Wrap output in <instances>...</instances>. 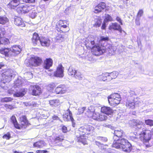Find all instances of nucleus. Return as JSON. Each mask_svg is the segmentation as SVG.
<instances>
[{"instance_id":"obj_17","label":"nucleus","mask_w":153,"mask_h":153,"mask_svg":"<svg viewBox=\"0 0 153 153\" xmlns=\"http://www.w3.org/2000/svg\"><path fill=\"white\" fill-rule=\"evenodd\" d=\"M19 9L21 12L23 13H27L29 12L32 9V7L31 5H24L22 4H21Z\"/></svg>"},{"instance_id":"obj_57","label":"nucleus","mask_w":153,"mask_h":153,"mask_svg":"<svg viewBox=\"0 0 153 153\" xmlns=\"http://www.w3.org/2000/svg\"><path fill=\"white\" fill-rule=\"evenodd\" d=\"M36 13L35 11H33L31 13H30V16L32 19L34 18L36 15Z\"/></svg>"},{"instance_id":"obj_21","label":"nucleus","mask_w":153,"mask_h":153,"mask_svg":"<svg viewBox=\"0 0 153 153\" xmlns=\"http://www.w3.org/2000/svg\"><path fill=\"white\" fill-rule=\"evenodd\" d=\"M39 41V43L41 44L42 46H47L49 45V41L48 38L42 37L40 38Z\"/></svg>"},{"instance_id":"obj_8","label":"nucleus","mask_w":153,"mask_h":153,"mask_svg":"<svg viewBox=\"0 0 153 153\" xmlns=\"http://www.w3.org/2000/svg\"><path fill=\"white\" fill-rule=\"evenodd\" d=\"M67 22L65 21H59L57 25V29L59 31L66 32L68 31L69 29L68 27Z\"/></svg>"},{"instance_id":"obj_18","label":"nucleus","mask_w":153,"mask_h":153,"mask_svg":"<svg viewBox=\"0 0 153 153\" xmlns=\"http://www.w3.org/2000/svg\"><path fill=\"white\" fill-rule=\"evenodd\" d=\"M105 7V4L103 2H101L95 7L94 12L96 13L100 12L104 10Z\"/></svg>"},{"instance_id":"obj_56","label":"nucleus","mask_w":153,"mask_h":153,"mask_svg":"<svg viewBox=\"0 0 153 153\" xmlns=\"http://www.w3.org/2000/svg\"><path fill=\"white\" fill-rule=\"evenodd\" d=\"M4 107L7 109H9V110H12L14 108V107L11 105H9L7 104H5L4 105Z\"/></svg>"},{"instance_id":"obj_12","label":"nucleus","mask_w":153,"mask_h":153,"mask_svg":"<svg viewBox=\"0 0 153 153\" xmlns=\"http://www.w3.org/2000/svg\"><path fill=\"white\" fill-rule=\"evenodd\" d=\"M134 102V98L133 97H128L126 102V106L128 108L134 109L135 107Z\"/></svg>"},{"instance_id":"obj_19","label":"nucleus","mask_w":153,"mask_h":153,"mask_svg":"<svg viewBox=\"0 0 153 153\" xmlns=\"http://www.w3.org/2000/svg\"><path fill=\"white\" fill-rule=\"evenodd\" d=\"M67 90V88L64 85H60L56 87L55 91L57 94H63Z\"/></svg>"},{"instance_id":"obj_45","label":"nucleus","mask_w":153,"mask_h":153,"mask_svg":"<svg viewBox=\"0 0 153 153\" xmlns=\"http://www.w3.org/2000/svg\"><path fill=\"white\" fill-rule=\"evenodd\" d=\"M106 115L103 113L101 114H100L99 121H102L106 120L107 119Z\"/></svg>"},{"instance_id":"obj_15","label":"nucleus","mask_w":153,"mask_h":153,"mask_svg":"<svg viewBox=\"0 0 153 153\" xmlns=\"http://www.w3.org/2000/svg\"><path fill=\"white\" fill-rule=\"evenodd\" d=\"M10 1L7 5L8 8L11 9H15L16 7H18L17 8L19 9L21 4L19 2V0H10Z\"/></svg>"},{"instance_id":"obj_53","label":"nucleus","mask_w":153,"mask_h":153,"mask_svg":"<svg viewBox=\"0 0 153 153\" xmlns=\"http://www.w3.org/2000/svg\"><path fill=\"white\" fill-rule=\"evenodd\" d=\"M10 133L8 132L3 136V138L6 140H9L10 139Z\"/></svg>"},{"instance_id":"obj_39","label":"nucleus","mask_w":153,"mask_h":153,"mask_svg":"<svg viewBox=\"0 0 153 153\" xmlns=\"http://www.w3.org/2000/svg\"><path fill=\"white\" fill-rule=\"evenodd\" d=\"M94 21L95 23L94 25V27H99L100 26L102 22V21L100 18H97L95 19Z\"/></svg>"},{"instance_id":"obj_60","label":"nucleus","mask_w":153,"mask_h":153,"mask_svg":"<svg viewBox=\"0 0 153 153\" xmlns=\"http://www.w3.org/2000/svg\"><path fill=\"white\" fill-rule=\"evenodd\" d=\"M129 95L130 96L129 97H132L133 96L136 95V94L134 91L132 90H130L129 91Z\"/></svg>"},{"instance_id":"obj_10","label":"nucleus","mask_w":153,"mask_h":153,"mask_svg":"<svg viewBox=\"0 0 153 153\" xmlns=\"http://www.w3.org/2000/svg\"><path fill=\"white\" fill-rule=\"evenodd\" d=\"M63 117L65 120L66 121H71L73 127H75V124L74 122V120L72 117V114L69 109L67 110V112L65 114L63 115Z\"/></svg>"},{"instance_id":"obj_27","label":"nucleus","mask_w":153,"mask_h":153,"mask_svg":"<svg viewBox=\"0 0 153 153\" xmlns=\"http://www.w3.org/2000/svg\"><path fill=\"white\" fill-rule=\"evenodd\" d=\"M46 145V143L44 141L41 140L38 141L33 144V146L35 147L42 148Z\"/></svg>"},{"instance_id":"obj_38","label":"nucleus","mask_w":153,"mask_h":153,"mask_svg":"<svg viewBox=\"0 0 153 153\" xmlns=\"http://www.w3.org/2000/svg\"><path fill=\"white\" fill-rule=\"evenodd\" d=\"M114 134L115 137H120L123 135L124 134H123V131L121 130H115L114 131Z\"/></svg>"},{"instance_id":"obj_58","label":"nucleus","mask_w":153,"mask_h":153,"mask_svg":"<svg viewBox=\"0 0 153 153\" xmlns=\"http://www.w3.org/2000/svg\"><path fill=\"white\" fill-rule=\"evenodd\" d=\"M95 143L101 149H104L103 147L102 148V146H103L104 145L102 144H101L100 142L96 141L95 142Z\"/></svg>"},{"instance_id":"obj_23","label":"nucleus","mask_w":153,"mask_h":153,"mask_svg":"<svg viewBox=\"0 0 153 153\" xmlns=\"http://www.w3.org/2000/svg\"><path fill=\"white\" fill-rule=\"evenodd\" d=\"M14 23L18 26H21L22 27L25 26V24L22 19L20 17H16L15 18Z\"/></svg>"},{"instance_id":"obj_51","label":"nucleus","mask_w":153,"mask_h":153,"mask_svg":"<svg viewBox=\"0 0 153 153\" xmlns=\"http://www.w3.org/2000/svg\"><path fill=\"white\" fill-rule=\"evenodd\" d=\"M105 18L104 20L105 22H108L112 20V17L108 14H106L105 16Z\"/></svg>"},{"instance_id":"obj_37","label":"nucleus","mask_w":153,"mask_h":153,"mask_svg":"<svg viewBox=\"0 0 153 153\" xmlns=\"http://www.w3.org/2000/svg\"><path fill=\"white\" fill-rule=\"evenodd\" d=\"M76 71L72 67H70L68 70V73L69 75L74 77Z\"/></svg>"},{"instance_id":"obj_34","label":"nucleus","mask_w":153,"mask_h":153,"mask_svg":"<svg viewBox=\"0 0 153 153\" xmlns=\"http://www.w3.org/2000/svg\"><path fill=\"white\" fill-rule=\"evenodd\" d=\"M3 35H2L0 37V45H5L7 44L9 42V40L7 38L4 37H2Z\"/></svg>"},{"instance_id":"obj_9","label":"nucleus","mask_w":153,"mask_h":153,"mask_svg":"<svg viewBox=\"0 0 153 153\" xmlns=\"http://www.w3.org/2000/svg\"><path fill=\"white\" fill-rule=\"evenodd\" d=\"M96 37H93L92 36H88L85 40V45L86 47L88 49H91L94 46L95 44V40Z\"/></svg>"},{"instance_id":"obj_64","label":"nucleus","mask_w":153,"mask_h":153,"mask_svg":"<svg viewBox=\"0 0 153 153\" xmlns=\"http://www.w3.org/2000/svg\"><path fill=\"white\" fill-rule=\"evenodd\" d=\"M143 13V11L142 10H139L138 14H137V16L138 17H140L141 16Z\"/></svg>"},{"instance_id":"obj_11","label":"nucleus","mask_w":153,"mask_h":153,"mask_svg":"<svg viewBox=\"0 0 153 153\" xmlns=\"http://www.w3.org/2000/svg\"><path fill=\"white\" fill-rule=\"evenodd\" d=\"M26 89L25 88L22 89L19 91V92H15L14 93V92L13 88L8 90V92L10 94H13V96L15 97H22L24 95L26 92Z\"/></svg>"},{"instance_id":"obj_43","label":"nucleus","mask_w":153,"mask_h":153,"mask_svg":"<svg viewBox=\"0 0 153 153\" xmlns=\"http://www.w3.org/2000/svg\"><path fill=\"white\" fill-rule=\"evenodd\" d=\"M55 86L56 85L55 84L53 83H52L50 84L47 87V89L49 91H51L54 88Z\"/></svg>"},{"instance_id":"obj_59","label":"nucleus","mask_w":153,"mask_h":153,"mask_svg":"<svg viewBox=\"0 0 153 153\" xmlns=\"http://www.w3.org/2000/svg\"><path fill=\"white\" fill-rule=\"evenodd\" d=\"M5 34L4 29V28H0V37L2 35H4Z\"/></svg>"},{"instance_id":"obj_29","label":"nucleus","mask_w":153,"mask_h":153,"mask_svg":"<svg viewBox=\"0 0 153 153\" xmlns=\"http://www.w3.org/2000/svg\"><path fill=\"white\" fill-rule=\"evenodd\" d=\"M131 144L129 143L126 145L125 146H124V147L121 149H122L123 151L125 152H129L131 151Z\"/></svg>"},{"instance_id":"obj_4","label":"nucleus","mask_w":153,"mask_h":153,"mask_svg":"<svg viewBox=\"0 0 153 153\" xmlns=\"http://www.w3.org/2000/svg\"><path fill=\"white\" fill-rule=\"evenodd\" d=\"M108 102L111 105L115 106L119 104L121 100L120 94L118 93H114L108 97Z\"/></svg>"},{"instance_id":"obj_42","label":"nucleus","mask_w":153,"mask_h":153,"mask_svg":"<svg viewBox=\"0 0 153 153\" xmlns=\"http://www.w3.org/2000/svg\"><path fill=\"white\" fill-rule=\"evenodd\" d=\"M22 80L18 78L15 82V85H14V88L16 87H19L22 85Z\"/></svg>"},{"instance_id":"obj_14","label":"nucleus","mask_w":153,"mask_h":153,"mask_svg":"<svg viewBox=\"0 0 153 153\" xmlns=\"http://www.w3.org/2000/svg\"><path fill=\"white\" fill-rule=\"evenodd\" d=\"M42 62L41 59L39 57H31L29 63L33 66H36L40 65Z\"/></svg>"},{"instance_id":"obj_55","label":"nucleus","mask_w":153,"mask_h":153,"mask_svg":"<svg viewBox=\"0 0 153 153\" xmlns=\"http://www.w3.org/2000/svg\"><path fill=\"white\" fill-rule=\"evenodd\" d=\"M97 139L98 140H100L104 142H106L107 141V139L105 137H97Z\"/></svg>"},{"instance_id":"obj_28","label":"nucleus","mask_w":153,"mask_h":153,"mask_svg":"<svg viewBox=\"0 0 153 153\" xmlns=\"http://www.w3.org/2000/svg\"><path fill=\"white\" fill-rule=\"evenodd\" d=\"M107 49L106 48L105 50V51H106V50H107L108 52L111 54L112 55L114 54V51L116 50V48L112 46L110 44H108L107 46ZM105 48H106V47Z\"/></svg>"},{"instance_id":"obj_46","label":"nucleus","mask_w":153,"mask_h":153,"mask_svg":"<svg viewBox=\"0 0 153 153\" xmlns=\"http://www.w3.org/2000/svg\"><path fill=\"white\" fill-rule=\"evenodd\" d=\"M63 140V138L62 136L56 137L54 140V142L55 143H57L62 142Z\"/></svg>"},{"instance_id":"obj_13","label":"nucleus","mask_w":153,"mask_h":153,"mask_svg":"<svg viewBox=\"0 0 153 153\" xmlns=\"http://www.w3.org/2000/svg\"><path fill=\"white\" fill-rule=\"evenodd\" d=\"M64 69L62 65H59L57 68L56 71L54 73V75L56 77H63L64 76Z\"/></svg>"},{"instance_id":"obj_63","label":"nucleus","mask_w":153,"mask_h":153,"mask_svg":"<svg viewBox=\"0 0 153 153\" xmlns=\"http://www.w3.org/2000/svg\"><path fill=\"white\" fill-rule=\"evenodd\" d=\"M24 105L26 106H32L33 104V103H31L30 102H24L23 103Z\"/></svg>"},{"instance_id":"obj_35","label":"nucleus","mask_w":153,"mask_h":153,"mask_svg":"<svg viewBox=\"0 0 153 153\" xmlns=\"http://www.w3.org/2000/svg\"><path fill=\"white\" fill-rule=\"evenodd\" d=\"M8 21V19L6 17L0 16V24L5 25Z\"/></svg>"},{"instance_id":"obj_16","label":"nucleus","mask_w":153,"mask_h":153,"mask_svg":"<svg viewBox=\"0 0 153 153\" xmlns=\"http://www.w3.org/2000/svg\"><path fill=\"white\" fill-rule=\"evenodd\" d=\"M30 86L33 89L32 92L33 95H39L42 93L41 88L39 86L33 85H31Z\"/></svg>"},{"instance_id":"obj_7","label":"nucleus","mask_w":153,"mask_h":153,"mask_svg":"<svg viewBox=\"0 0 153 153\" xmlns=\"http://www.w3.org/2000/svg\"><path fill=\"white\" fill-rule=\"evenodd\" d=\"M129 143L127 140L124 138L119 139L117 140L115 139L112 146L116 148L121 149Z\"/></svg>"},{"instance_id":"obj_33","label":"nucleus","mask_w":153,"mask_h":153,"mask_svg":"<svg viewBox=\"0 0 153 153\" xmlns=\"http://www.w3.org/2000/svg\"><path fill=\"white\" fill-rule=\"evenodd\" d=\"M109 40V38L107 36H101L99 38H97V41L100 43L103 41L105 42H107Z\"/></svg>"},{"instance_id":"obj_41","label":"nucleus","mask_w":153,"mask_h":153,"mask_svg":"<svg viewBox=\"0 0 153 153\" xmlns=\"http://www.w3.org/2000/svg\"><path fill=\"white\" fill-rule=\"evenodd\" d=\"M74 77L76 79L80 80L82 79L83 75L80 72L76 71Z\"/></svg>"},{"instance_id":"obj_2","label":"nucleus","mask_w":153,"mask_h":153,"mask_svg":"<svg viewBox=\"0 0 153 153\" xmlns=\"http://www.w3.org/2000/svg\"><path fill=\"white\" fill-rule=\"evenodd\" d=\"M21 51L19 46L13 45L10 48L4 49L0 51L1 53L6 56H15L19 54Z\"/></svg>"},{"instance_id":"obj_44","label":"nucleus","mask_w":153,"mask_h":153,"mask_svg":"<svg viewBox=\"0 0 153 153\" xmlns=\"http://www.w3.org/2000/svg\"><path fill=\"white\" fill-rule=\"evenodd\" d=\"M13 100V99L10 97H5L1 98V101L2 102H7L11 101Z\"/></svg>"},{"instance_id":"obj_3","label":"nucleus","mask_w":153,"mask_h":153,"mask_svg":"<svg viewBox=\"0 0 153 153\" xmlns=\"http://www.w3.org/2000/svg\"><path fill=\"white\" fill-rule=\"evenodd\" d=\"M151 132L149 130H143L140 133L138 132V136L141 140L144 142L147 143L150 140Z\"/></svg>"},{"instance_id":"obj_32","label":"nucleus","mask_w":153,"mask_h":153,"mask_svg":"<svg viewBox=\"0 0 153 153\" xmlns=\"http://www.w3.org/2000/svg\"><path fill=\"white\" fill-rule=\"evenodd\" d=\"M106 74L107 75L108 77L110 76L111 77V79H115L117 77L118 75V73L117 71H114L110 73H107Z\"/></svg>"},{"instance_id":"obj_26","label":"nucleus","mask_w":153,"mask_h":153,"mask_svg":"<svg viewBox=\"0 0 153 153\" xmlns=\"http://www.w3.org/2000/svg\"><path fill=\"white\" fill-rule=\"evenodd\" d=\"M39 39L40 38L39 37L38 35L36 33H34L32 38V42L33 43L35 44H39L40 42Z\"/></svg>"},{"instance_id":"obj_40","label":"nucleus","mask_w":153,"mask_h":153,"mask_svg":"<svg viewBox=\"0 0 153 153\" xmlns=\"http://www.w3.org/2000/svg\"><path fill=\"white\" fill-rule=\"evenodd\" d=\"M94 111V106H92L89 107L87 111V112L88 113V114L87 115V116L89 117L91 116L93 113Z\"/></svg>"},{"instance_id":"obj_6","label":"nucleus","mask_w":153,"mask_h":153,"mask_svg":"<svg viewBox=\"0 0 153 153\" xmlns=\"http://www.w3.org/2000/svg\"><path fill=\"white\" fill-rule=\"evenodd\" d=\"M106 48L104 46H100V45L97 44L94 45L91 49L93 54L95 56H99L105 52Z\"/></svg>"},{"instance_id":"obj_36","label":"nucleus","mask_w":153,"mask_h":153,"mask_svg":"<svg viewBox=\"0 0 153 153\" xmlns=\"http://www.w3.org/2000/svg\"><path fill=\"white\" fill-rule=\"evenodd\" d=\"M107 73L103 74L101 75L98 76L97 77V79L99 81H103L107 80V75L106 74Z\"/></svg>"},{"instance_id":"obj_30","label":"nucleus","mask_w":153,"mask_h":153,"mask_svg":"<svg viewBox=\"0 0 153 153\" xmlns=\"http://www.w3.org/2000/svg\"><path fill=\"white\" fill-rule=\"evenodd\" d=\"M11 120L15 128L18 129L21 128V126L17 123L16 118L15 116H13L11 118Z\"/></svg>"},{"instance_id":"obj_31","label":"nucleus","mask_w":153,"mask_h":153,"mask_svg":"<svg viewBox=\"0 0 153 153\" xmlns=\"http://www.w3.org/2000/svg\"><path fill=\"white\" fill-rule=\"evenodd\" d=\"M49 103L51 106L54 107L58 106L60 104L59 100L58 99L50 100Z\"/></svg>"},{"instance_id":"obj_52","label":"nucleus","mask_w":153,"mask_h":153,"mask_svg":"<svg viewBox=\"0 0 153 153\" xmlns=\"http://www.w3.org/2000/svg\"><path fill=\"white\" fill-rule=\"evenodd\" d=\"M21 125H22V127H23L24 128H25V126L29 125V123L28 121H20Z\"/></svg>"},{"instance_id":"obj_20","label":"nucleus","mask_w":153,"mask_h":153,"mask_svg":"<svg viewBox=\"0 0 153 153\" xmlns=\"http://www.w3.org/2000/svg\"><path fill=\"white\" fill-rule=\"evenodd\" d=\"M101 111L106 115L111 114L113 113V110L109 107L103 106L102 107Z\"/></svg>"},{"instance_id":"obj_61","label":"nucleus","mask_w":153,"mask_h":153,"mask_svg":"<svg viewBox=\"0 0 153 153\" xmlns=\"http://www.w3.org/2000/svg\"><path fill=\"white\" fill-rule=\"evenodd\" d=\"M20 121H28L26 117L25 116H22L20 118Z\"/></svg>"},{"instance_id":"obj_47","label":"nucleus","mask_w":153,"mask_h":153,"mask_svg":"<svg viewBox=\"0 0 153 153\" xmlns=\"http://www.w3.org/2000/svg\"><path fill=\"white\" fill-rule=\"evenodd\" d=\"M100 114L98 113H93L92 116V118L95 120L99 121Z\"/></svg>"},{"instance_id":"obj_62","label":"nucleus","mask_w":153,"mask_h":153,"mask_svg":"<svg viewBox=\"0 0 153 153\" xmlns=\"http://www.w3.org/2000/svg\"><path fill=\"white\" fill-rule=\"evenodd\" d=\"M71 7H68L65 10V12L66 13H68L70 12L72 10H71Z\"/></svg>"},{"instance_id":"obj_54","label":"nucleus","mask_w":153,"mask_h":153,"mask_svg":"<svg viewBox=\"0 0 153 153\" xmlns=\"http://www.w3.org/2000/svg\"><path fill=\"white\" fill-rule=\"evenodd\" d=\"M137 99L134 98V103H135V107L136 106H139L140 105L141 102L139 100H137Z\"/></svg>"},{"instance_id":"obj_49","label":"nucleus","mask_w":153,"mask_h":153,"mask_svg":"<svg viewBox=\"0 0 153 153\" xmlns=\"http://www.w3.org/2000/svg\"><path fill=\"white\" fill-rule=\"evenodd\" d=\"M85 59L88 60L92 62L94 60L92 55L91 53H89L85 56Z\"/></svg>"},{"instance_id":"obj_25","label":"nucleus","mask_w":153,"mask_h":153,"mask_svg":"<svg viewBox=\"0 0 153 153\" xmlns=\"http://www.w3.org/2000/svg\"><path fill=\"white\" fill-rule=\"evenodd\" d=\"M120 27V25L118 24L117 23H112L110 25L108 29L111 30H117Z\"/></svg>"},{"instance_id":"obj_5","label":"nucleus","mask_w":153,"mask_h":153,"mask_svg":"<svg viewBox=\"0 0 153 153\" xmlns=\"http://www.w3.org/2000/svg\"><path fill=\"white\" fill-rule=\"evenodd\" d=\"M15 74H13V71L11 70H8L5 72L2 73V82L5 83L6 82H10L12 77H14Z\"/></svg>"},{"instance_id":"obj_48","label":"nucleus","mask_w":153,"mask_h":153,"mask_svg":"<svg viewBox=\"0 0 153 153\" xmlns=\"http://www.w3.org/2000/svg\"><path fill=\"white\" fill-rule=\"evenodd\" d=\"M85 109V107H79L77 110V112H76L77 114L79 115L81 114L83 112Z\"/></svg>"},{"instance_id":"obj_24","label":"nucleus","mask_w":153,"mask_h":153,"mask_svg":"<svg viewBox=\"0 0 153 153\" xmlns=\"http://www.w3.org/2000/svg\"><path fill=\"white\" fill-rule=\"evenodd\" d=\"M133 123L134 125L137 126V128L140 129L143 128L144 126V123L142 121H140L138 120H134Z\"/></svg>"},{"instance_id":"obj_50","label":"nucleus","mask_w":153,"mask_h":153,"mask_svg":"<svg viewBox=\"0 0 153 153\" xmlns=\"http://www.w3.org/2000/svg\"><path fill=\"white\" fill-rule=\"evenodd\" d=\"M145 123L147 125L150 126H153V120L150 119L145 120Z\"/></svg>"},{"instance_id":"obj_1","label":"nucleus","mask_w":153,"mask_h":153,"mask_svg":"<svg viewBox=\"0 0 153 153\" xmlns=\"http://www.w3.org/2000/svg\"><path fill=\"white\" fill-rule=\"evenodd\" d=\"M94 128L91 126L87 125L83 126L79 128L80 131V137L78 138V141L81 142L84 145L87 144L84 135L85 134H90L93 132Z\"/></svg>"},{"instance_id":"obj_22","label":"nucleus","mask_w":153,"mask_h":153,"mask_svg":"<svg viewBox=\"0 0 153 153\" xmlns=\"http://www.w3.org/2000/svg\"><path fill=\"white\" fill-rule=\"evenodd\" d=\"M53 61L50 58L47 59L45 60L44 65V67L46 69H49L52 66Z\"/></svg>"}]
</instances>
